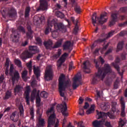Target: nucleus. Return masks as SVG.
Listing matches in <instances>:
<instances>
[{
    "instance_id": "nucleus-52",
    "label": "nucleus",
    "mask_w": 127,
    "mask_h": 127,
    "mask_svg": "<svg viewBox=\"0 0 127 127\" xmlns=\"http://www.w3.org/2000/svg\"><path fill=\"white\" fill-rule=\"evenodd\" d=\"M40 96L41 98H46L48 97V94L46 91H42L40 93Z\"/></svg>"
},
{
    "instance_id": "nucleus-6",
    "label": "nucleus",
    "mask_w": 127,
    "mask_h": 127,
    "mask_svg": "<svg viewBox=\"0 0 127 127\" xmlns=\"http://www.w3.org/2000/svg\"><path fill=\"white\" fill-rule=\"evenodd\" d=\"M82 76L80 73L77 74L73 78L72 88L73 90H76L81 84V79Z\"/></svg>"
},
{
    "instance_id": "nucleus-35",
    "label": "nucleus",
    "mask_w": 127,
    "mask_h": 127,
    "mask_svg": "<svg viewBox=\"0 0 127 127\" xmlns=\"http://www.w3.org/2000/svg\"><path fill=\"white\" fill-rule=\"evenodd\" d=\"M117 106H118V103H117V102H112L111 103L112 111L113 112V113L116 112Z\"/></svg>"
},
{
    "instance_id": "nucleus-1",
    "label": "nucleus",
    "mask_w": 127,
    "mask_h": 127,
    "mask_svg": "<svg viewBox=\"0 0 127 127\" xmlns=\"http://www.w3.org/2000/svg\"><path fill=\"white\" fill-rule=\"evenodd\" d=\"M95 67L96 69H98V72L93 76L92 82V84H96L100 80L103 81L108 73H112V68L109 64H105L104 67H100L98 65V63H96Z\"/></svg>"
},
{
    "instance_id": "nucleus-55",
    "label": "nucleus",
    "mask_w": 127,
    "mask_h": 127,
    "mask_svg": "<svg viewBox=\"0 0 127 127\" xmlns=\"http://www.w3.org/2000/svg\"><path fill=\"white\" fill-rule=\"evenodd\" d=\"M35 40H36V41H37V42L38 44H42V40L41 39V38H40V37H36Z\"/></svg>"
},
{
    "instance_id": "nucleus-34",
    "label": "nucleus",
    "mask_w": 127,
    "mask_h": 127,
    "mask_svg": "<svg viewBox=\"0 0 127 127\" xmlns=\"http://www.w3.org/2000/svg\"><path fill=\"white\" fill-rule=\"evenodd\" d=\"M124 48V41L119 42L117 45V50L116 52H119L120 50H122Z\"/></svg>"
},
{
    "instance_id": "nucleus-14",
    "label": "nucleus",
    "mask_w": 127,
    "mask_h": 127,
    "mask_svg": "<svg viewBox=\"0 0 127 127\" xmlns=\"http://www.w3.org/2000/svg\"><path fill=\"white\" fill-rule=\"evenodd\" d=\"M119 21V18L118 17V13H113L111 14V20L110 21V26H112L115 24L117 21Z\"/></svg>"
},
{
    "instance_id": "nucleus-62",
    "label": "nucleus",
    "mask_w": 127,
    "mask_h": 127,
    "mask_svg": "<svg viewBox=\"0 0 127 127\" xmlns=\"http://www.w3.org/2000/svg\"><path fill=\"white\" fill-rule=\"evenodd\" d=\"M115 89H118L119 87V82L118 80H116L114 84Z\"/></svg>"
},
{
    "instance_id": "nucleus-26",
    "label": "nucleus",
    "mask_w": 127,
    "mask_h": 127,
    "mask_svg": "<svg viewBox=\"0 0 127 127\" xmlns=\"http://www.w3.org/2000/svg\"><path fill=\"white\" fill-rule=\"evenodd\" d=\"M12 97V92L9 90H7L5 93V95L3 97V99L5 100H8L10 98Z\"/></svg>"
},
{
    "instance_id": "nucleus-36",
    "label": "nucleus",
    "mask_w": 127,
    "mask_h": 127,
    "mask_svg": "<svg viewBox=\"0 0 127 127\" xmlns=\"http://www.w3.org/2000/svg\"><path fill=\"white\" fill-rule=\"evenodd\" d=\"M38 121V124L37 125L38 127H44L45 126V121L44 119H40Z\"/></svg>"
},
{
    "instance_id": "nucleus-2",
    "label": "nucleus",
    "mask_w": 127,
    "mask_h": 127,
    "mask_svg": "<svg viewBox=\"0 0 127 127\" xmlns=\"http://www.w3.org/2000/svg\"><path fill=\"white\" fill-rule=\"evenodd\" d=\"M69 80L65 81V75L62 74L59 78V91L61 97L64 98V100H66L65 93L63 91L66 90V87H68L69 85Z\"/></svg>"
},
{
    "instance_id": "nucleus-25",
    "label": "nucleus",
    "mask_w": 127,
    "mask_h": 127,
    "mask_svg": "<svg viewBox=\"0 0 127 127\" xmlns=\"http://www.w3.org/2000/svg\"><path fill=\"white\" fill-rule=\"evenodd\" d=\"M61 54H62V51L59 49L58 50V52L52 57V60H57V59H58V58L60 57V55H61Z\"/></svg>"
},
{
    "instance_id": "nucleus-13",
    "label": "nucleus",
    "mask_w": 127,
    "mask_h": 127,
    "mask_svg": "<svg viewBox=\"0 0 127 127\" xmlns=\"http://www.w3.org/2000/svg\"><path fill=\"white\" fill-rule=\"evenodd\" d=\"M32 56H33V55L32 53L29 52L28 51H25L20 55V58L22 60L24 61L28 59V58H31Z\"/></svg>"
},
{
    "instance_id": "nucleus-23",
    "label": "nucleus",
    "mask_w": 127,
    "mask_h": 127,
    "mask_svg": "<svg viewBox=\"0 0 127 127\" xmlns=\"http://www.w3.org/2000/svg\"><path fill=\"white\" fill-rule=\"evenodd\" d=\"M88 64H89L88 61H86L84 62L83 64V69H84L83 72L89 74V73L91 72V70H90V69L88 68V66H87V65H88Z\"/></svg>"
},
{
    "instance_id": "nucleus-7",
    "label": "nucleus",
    "mask_w": 127,
    "mask_h": 127,
    "mask_svg": "<svg viewBox=\"0 0 127 127\" xmlns=\"http://www.w3.org/2000/svg\"><path fill=\"white\" fill-rule=\"evenodd\" d=\"M44 78L47 81H50L53 78V70L50 66L47 67V70L45 71Z\"/></svg>"
},
{
    "instance_id": "nucleus-42",
    "label": "nucleus",
    "mask_w": 127,
    "mask_h": 127,
    "mask_svg": "<svg viewBox=\"0 0 127 127\" xmlns=\"http://www.w3.org/2000/svg\"><path fill=\"white\" fill-rule=\"evenodd\" d=\"M29 12H30V7L27 6L25 10V17H28L29 16Z\"/></svg>"
},
{
    "instance_id": "nucleus-38",
    "label": "nucleus",
    "mask_w": 127,
    "mask_h": 127,
    "mask_svg": "<svg viewBox=\"0 0 127 127\" xmlns=\"http://www.w3.org/2000/svg\"><path fill=\"white\" fill-rule=\"evenodd\" d=\"M58 30H59L55 29L53 31H51L52 36L54 38H56V37H58V35H59V32H58Z\"/></svg>"
},
{
    "instance_id": "nucleus-30",
    "label": "nucleus",
    "mask_w": 127,
    "mask_h": 127,
    "mask_svg": "<svg viewBox=\"0 0 127 127\" xmlns=\"http://www.w3.org/2000/svg\"><path fill=\"white\" fill-rule=\"evenodd\" d=\"M22 90H23V87L19 85H17L14 89V93H21Z\"/></svg>"
},
{
    "instance_id": "nucleus-57",
    "label": "nucleus",
    "mask_w": 127,
    "mask_h": 127,
    "mask_svg": "<svg viewBox=\"0 0 127 127\" xmlns=\"http://www.w3.org/2000/svg\"><path fill=\"white\" fill-rule=\"evenodd\" d=\"M114 33H115V31H113L109 32L107 35L106 38L108 39V38H110V37H112V36L114 35Z\"/></svg>"
},
{
    "instance_id": "nucleus-64",
    "label": "nucleus",
    "mask_w": 127,
    "mask_h": 127,
    "mask_svg": "<svg viewBox=\"0 0 127 127\" xmlns=\"http://www.w3.org/2000/svg\"><path fill=\"white\" fill-rule=\"evenodd\" d=\"M127 34V31H122L119 33L120 36H125Z\"/></svg>"
},
{
    "instance_id": "nucleus-40",
    "label": "nucleus",
    "mask_w": 127,
    "mask_h": 127,
    "mask_svg": "<svg viewBox=\"0 0 127 127\" xmlns=\"http://www.w3.org/2000/svg\"><path fill=\"white\" fill-rule=\"evenodd\" d=\"M37 93H38V91L37 92V90L36 89V88H34L31 93V102H32V98H35L36 96H37Z\"/></svg>"
},
{
    "instance_id": "nucleus-46",
    "label": "nucleus",
    "mask_w": 127,
    "mask_h": 127,
    "mask_svg": "<svg viewBox=\"0 0 127 127\" xmlns=\"http://www.w3.org/2000/svg\"><path fill=\"white\" fill-rule=\"evenodd\" d=\"M15 65H17L18 67L20 68L21 67V62L18 59H15L14 60Z\"/></svg>"
},
{
    "instance_id": "nucleus-54",
    "label": "nucleus",
    "mask_w": 127,
    "mask_h": 127,
    "mask_svg": "<svg viewBox=\"0 0 127 127\" xmlns=\"http://www.w3.org/2000/svg\"><path fill=\"white\" fill-rule=\"evenodd\" d=\"M106 38H104V39H98L97 40H96L95 41V43H103V42H104V41H106Z\"/></svg>"
},
{
    "instance_id": "nucleus-11",
    "label": "nucleus",
    "mask_w": 127,
    "mask_h": 127,
    "mask_svg": "<svg viewBox=\"0 0 127 127\" xmlns=\"http://www.w3.org/2000/svg\"><path fill=\"white\" fill-rule=\"evenodd\" d=\"M48 7V2L47 0H40V6L37 10H45Z\"/></svg>"
},
{
    "instance_id": "nucleus-5",
    "label": "nucleus",
    "mask_w": 127,
    "mask_h": 127,
    "mask_svg": "<svg viewBox=\"0 0 127 127\" xmlns=\"http://www.w3.org/2000/svg\"><path fill=\"white\" fill-rule=\"evenodd\" d=\"M96 114L97 116V120H100L101 118H103L105 122H107V120L108 119V117L110 118V119H115V116L113 115V114L110 113V112L104 113L100 112L98 110H96Z\"/></svg>"
},
{
    "instance_id": "nucleus-10",
    "label": "nucleus",
    "mask_w": 127,
    "mask_h": 127,
    "mask_svg": "<svg viewBox=\"0 0 127 127\" xmlns=\"http://www.w3.org/2000/svg\"><path fill=\"white\" fill-rule=\"evenodd\" d=\"M56 122V115L55 114H51L48 119V127H51V126L55 125Z\"/></svg>"
},
{
    "instance_id": "nucleus-4",
    "label": "nucleus",
    "mask_w": 127,
    "mask_h": 127,
    "mask_svg": "<svg viewBox=\"0 0 127 127\" xmlns=\"http://www.w3.org/2000/svg\"><path fill=\"white\" fill-rule=\"evenodd\" d=\"M54 25L55 29L56 30H60L63 33L66 32V27L62 23H56L55 20L53 19L50 20V19H48V25L52 27V25Z\"/></svg>"
},
{
    "instance_id": "nucleus-49",
    "label": "nucleus",
    "mask_w": 127,
    "mask_h": 127,
    "mask_svg": "<svg viewBox=\"0 0 127 127\" xmlns=\"http://www.w3.org/2000/svg\"><path fill=\"white\" fill-rule=\"evenodd\" d=\"M13 34H14V38H19V37L20 36V34L18 33V32H17V30L15 31H12ZM15 33L16 34V35L15 34Z\"/></svg>"
},
{
    "instance_id": "nucleus-32",
    "label": "nucleus",
    "mask_w": 127,
    "mask_h": 127,
    "mask_svg": "<svg viewBox=\"0 0 127 127\" xmlns=\"http://www.w3.org/2000/svg\"><path fill=\"white\" fill-rule=\"evenodd\" d=\"M62 41H63V39H61L58 41H57L54 45L53 48H59L62 45Z\"/></svg>"
},
{
    "instance_id": "nucleus-28",
    "label": "nucleus",
    "mask_w": 127,
    "mask_h": 127,
    "mask_svg": "<svg viewBox=\"0 0 127 127\" xmlns=\"http://www.w3.org/2000/svg\"><path fill=\"white\" fill-rule=\"evenodd\" d=\"M39 93L40 91L38 90V93L36 95V103L37 104V107H40V104L41 102V99H40V96H39Z\"/></svg>"
},
{
    "instance_id": "nucleus-59",
    "label": "nucleus",
    "mask_w": 127,
    "mask_h": 127,
    "mask_svg": "<svg viewBox=\"0 0 127 127\" xmlns=\"http://www.w3.org/2000/svg\"><path fill=\"white\" fill-rule=\"evenodd\" d=\"M65 58H64L63 57H61L60 59L58 60V62L59 63V62H61L62 63H64L65 62Z\"/></svg>"
},
{
    "instance_id": "nucleus-22",
    "label": "nucleus",
    "mask_w": 127,
    "mask_h": 127,
    "mask_svg": "<svg viewBox=\"0 0 127 127\" xmlns=\"http://www.w3.org/2000/svg\"><path fill=\"white\" fill-rule=\"evenodd\" d=\"M44 45L46 49H51L52 48V45H53V42L51 40L45 41L44 42Z\"/></svg>"
},
{
    "instance_id": "nucleus-24",
    "label": "nucleus",
    "mask_w": 127,
    "mask_h": 127,
    "mask_svg": "<svg viewBox=\"0 0 127 127\" xmlns=\"http://www.w3.org/2000/svg\"><path fill=\"white\" fill-rule=\"evenodd\" d=\"M33 71H34V74L36 75V77L37 79L40 77V69H39V67H35V65L33 66Z\"/></svg>"
},
{
    "instance_id": "nucleus-16",
    "label": "nucleus",
    "mask_w": 127,
    "mask_h": 127,
    "mask_svg": "<svg viewBox=\"0 0 127 127\" xmlns=\"http://www.w3.org/2000/svg\"><path fill=\"white\" fill-rule=\"evenodd\" d=\"M100 119H101V120H95L92 122V126L94 127H103L102 124H104V123H106V122L103 118H101Z\"/></svg>"
},
{
    "instance_id": "nucleus-17",
    "label": "nucleus",
    "mask_w": 127,
    "mask_h": 127,
    "mask_svg": "<svg viewBox=\"0 0 127 127\" xmlns=\"http://www.w3.org/2000/svg\"><path fill=\"white\" fill-rule=\"evenodd\" d=\"M27 32L26 33V36L28 39H32L33 38V33L34 32L31 29L30 26L27 27Z\"/></svg>"
},
{
    "instance_id": "nucleus-20",
    "label": "nucleus",
    "mask_w": 127,
    "mask_h": 127,
    "mask_svg": "<svg viewBox=\"0 0 127 127\" xmlns=\"http://www.w3.org/2000/svg\"><path fill=\"white\" fill-rule=\"evenodd\" d=\"M67 110H68L67 104L64 102L63 105V108H61V113L64 117H68L69 116L68 112H67Z\"/></svg>"
},
{
    "instance_id": "nucleus-53",
    "label": "nucleus",
    "mask_w": 127,
    "mask_h": 127,
    "mask_svg": "<svg viewBox=\"0 0 127 127\" xmlns=\"http://www.w3.org/2000/svg\"><path fill=\"white\" fill-rule=\"evenodd\" d=\"M17 29L19 30V31L23 32V33H25V29L22 26H19L17 28Z\"/></svg>"
},
{
    "instance_id": "nucleus-15",
    "label": "nucleus",
    "mask_w": 127,
    "mask_h": 127,
    "mask_svg": "<svg viewBox=\"0 0 127 127\" xmlns=\"http://www.w3.org/2000/svg\"><path fill=\"white\" fill-rule=\"evenodd\" d=\"M70 19L74 24H75V27L73 29V33L74 34H77L79 30V26L78 23H79V20L76 19L75 21V18L74 17H71Z\"/></svg>"
},
{
    "instance_id": "nucleus-12",
    "label": "nucleus",
    "mask_w": 127,
    "mask_h": 127,
    "mask_svg": "<svg viewBox=\"0 0 127 127\" xmlns=\"http://www.w3.org/2000/svg\"><path fill=\"white\" fill-rule=\"evenodd\" d=\"M30 93V86H27L26 87V90L24 92V95L26 100L27 105H30V100L29 98V94Z\"/></svg>"
},
{
    "instance_id": "nucleus-60",
    "label": "nucleus",
    "mask_w": 127,
    "mask_h": 127,
    "mask_svg": "<svg viewBox=\"0 0 127 127\" xmlns=\"http://www.w3.org/2000/svg\"><path fill=\"white\" fill-rule=\"evenodd\" d=\"M121 12H127V7H123L120 9Z\"/></svg>"
},
{
    "instance_id": "nucleus-58",
    "label": "nucleus",
    "mask_w": 127,
    "mask_h": 127,
    "mask_svg": "<svg viewBox=\"0 0 127 127\" xmlns=\"http://www.w3.org/2000/svg\"><path fill=\"white\" fill-rule=\"evenodd\" d=\"M9 62H10V61H9V59L8 58H7L6 59V62L5 63V67H9Z\"/></svg>"
},
{
    "instance_id": "nucleus-48",
    "label": "nucleus",
    "mask_w": 127,
    "mask_h": 127,
    "mask_svg": "<svg viewBox=\"0 0 127 127\" xmlns=\"http://www.w3.org/2000/svg\"><path fill=\"white\" fill-rule=\"evenodd\" d=\"M126 123L123 120L122 118H120L119 122V127H123L125 126Z\"/></svg>"
},
{
    "instance_id": "nucleus-27",
    "label": "nucleus",
    "mask_w": 127,
    "mask_h": 127,
    "mask_svg": "<svg viewBox=\"0 0 127 127\" xmlns=\"http://www.w3.org/2000/svg\"><path fill=\"white\" fill-rule=\"evenodd\" d=\"M16 14V11L13 8H11L8 12L7 15L9 17H13Z\"/></svg>"
},
{
    "instance_id": "nucleus-45",
    "label": "nucleus",
    "mask_w": 127,
    "mask_h": 127,
    "mask_svg": "<svg viewBox=\"0 0 127 127\" xmlns=\"http://www.w3.org/2000/svg\"><path fill=\"white\" fill-rule=\"evenodd\" d=\"M44 16H41L40 17H38V19L37 20H35V21L36 23H38L39 22V20L41 22V23H42V21L44 20Z\"/></svg>"
},
{
    "instance_id": "nucleus-29",
    "label": "nucleus",
    "mask_w": 127,
    "mask_h": 127,
    "mask_svg": "<svg viewBox=\"0 0 127 127\" xmlns=\"http://www.w3.org/2000/svg\"><path fill=\"white\" fill-rule=\"evenodd\" d=\"M95 108H96V105H95V104L91 105L90 108L86 111V115L93 114L95 112Z\"/></svg>"
},
{
    "instance_id": "nucleus-43",
    "label": "nucleus",
    "mask_w": 127,
    "mask_h": 127,
    "mask_svg": "<svg viewBox=\"0 0 127 127\" xmlns=\"http://www.w3.org/2000/svg\"><path fill=\"white\" fill-rule=\"evenodd\" d=\"M26 66L29 69V73H30V71L32 70V62L30 61L29 63L26 64Z\"/></svg>"
},
{
    "instance_id": "nucleus-18",
    "label": "nucleus",
    "mask_w": 127,
    "mask_h": 127,
    "mask_svg": "<svg viewBox=\"0 0 127 127\" xmlns=\"http://www.w3.org/2000/svg\"><path fill=\"white\" fill-rule=\"evenodd\" d=\"M28 49L33 55L36 54V53H39L40 51L38 47L36 46H29Z\"/></svg>"
},
{
    "instance_id": "nucleus-50",
    "label": "nucleus",
    "mask_w": 127,
    "mask_h": 127,
    "mask_svg": "<svg viewBox=\"0 0 127 127\" xmlns=\"http://www.w3.org/2000/svg\"><path fill=\"white\" fill-rule=\"evenodd\" d=\"M74 10L77 13H81V7H80V6L76 5L74 7Z\"/></svg>"
},
{
    "instance_id": "nucleus-61",
    "label": "nucleus",
    "mask_w": 127,
    "mask_h": 127,
    "mask_svg": "<svg viewBox=\"0 0 127 127\" xmlns=\"http://www.w3.org/2000/svg\"><path fill=\"white\" fill-rule=\"evenodd\" d=\"M3 80H4V75L1 74L0 76V84L3 83Z\"/></svg>"
},
{
    "instance_id": "nucleus-51",
    "label": "nucleus",
    "mask_w": 127,
    "mask_h": 127,
    "mask_svg": "<svg viewBox=\"0 0 127 127\" xmlns=\"http://www.w3.org/2000/svg\"><path fill=\"white\" fill-rule=\"evenodd\" d=\"M100 106L103 111H107V105L105 102H102V103L100 104Z\"/></svg>"
},
{
    "instance_id": "nucleus-63",
    "label": "nucleus",
    "mask_w": 127,
    "mask_h": 127,
    "mask_svg": "<svg viewBox=\"0 0 127 127\" xmlns=\"http://www.w3.org/2000/svg\"><path fill=\"white\" fill-rule=\"evenodd\" d=\"M84 109L83 108L80 109L79 115H80V116H84Z\"/></svg>"
},
{
    "instance_id": "nucleus-21",
    "label": "nucleus",
    "mask_w": 127,
    "mask_h": 127,
    "mask_svg": "<svg viewBox=\"0 0 127 127\" xmlns=\"http://www.w3.org/2000/svg\"><path fill=\"white\" fill-rule=\"evenodd\" d=\"M11 76L12 77L11 81L12 84H14L15 81H17V82H18V80H19V78H20V75H19V73L18 71H15V72L13 73V75Z\"/></svg>"
},
{
    "instance_id": "nucleus-41",
    "label": "nucleus",
    "mask_w": 127,
    "mask_h": 127,
    "mask_svg": "<svg viewBox=\"0 0 127 127\" xmlns=\"http://www.w3.org/2000/svg\"><path fill=\"white\" fill-rule=\"evenodd\" d=\"M20 116L21 117H23V114L24 113V110L23 109V106L22 104H20L19 107Z\"/></svg>"
},
{
    "instance_id": "nucleus-19",
    "label": "nucleus",
    "mask_w": 127,
    "mask_h": 127,
    "mask_svg": "<svg viewBox=\"0 0 127 127\" xmlns=\"http://www.w3.org/2000/svg\"><path fill=\"white\" fill-rule=\"evenodd\" d=\"M17 114V111H14L10 116L11 121L14 122V123H16V122L18 121V119H19V116H18V115Z\"/></svg>"
},
{
    "instance_id": "nucleus-3",
    "label": "nucleus",
    "mask_w": 127,
    "mask_h": 127,
    "mask_svg": "<svg viewBox=\"0 0 127 127\" xmlns=\"http://www.w3.org/2000/svg\"><path fill=\"white\" fill-rule=\"evenodd\" d=\"M108 16V13L107 12H104L100 15V17H97V13L95 12L93 14L91 17V20L94 26H96V23H97V21L98 20L100 24H104L105 22H107V18H106Z\"/></svg>"
},
{
    "instance_id": "nucleus-44",
    "label": "nucleus",
    "mask_w": 127,
    "mask_h": 127,
    "mask_svg": "<svg viewBox=\"0 0 127 127\" xmlns=\"http://www.w3.org/2000/svg\"><path fill=\"white\" fill-rule=\"evenodd\" d=\"M30 115L31 116V120H33L34 118V109H33V108L30 109Z\"/></svg>"
},
{
    "instance_id": "nucleus-8",
    "label": "nucleus",
    "mask_w": 127,
    "mask_h": 127,
    "mask_svg": "<svg viewBox=\"0 0 127 127\" xmlns=\"http://www.w3.org/2000/svg\"><path fill=\"white\" fill-rule=\"evenodd\" d=\"M121 107V116L122 118H125L126 116V112L125 110H126V103H125V99L124 97H122L120 100Z\"/></svg>"
},
{
    "instance_id": "nucleus-31",
    "label": "nucleus",
    "mask_w": 127,
    "mask_h": 127,
    "mask_svg": "<svg viewBox=\"0 0 127 127\" xmlns=\"http://www.w3.org/2000/svg\"><path fill=\"white\" fill-rule=\"evenodd\" d=\"M15 72H17V70L15 69L14 67H13V64H11L10 65V69H9L10 76H13V74H14Z\"/></svg>"
},
{
    "instance_id": "nucleus-39",
    "label": "nucleus",
    "mask_w": 127,
    "mask_h": 127,
    "mask_svg": "<svg viewBox=\"0 0 127 127\" xmlns=\"http://www.w3.org/2000/svg\"><path fill=\"white\" fill-rule=\"evenodd\" d=\"M52 115H55V116H56V115L55 114V113H54V107H51L50 108H48V110L46 112V114L47 115H49V114H51L52 113Z\"/></svg>"
},
{
    "instance_id": "nucleus-9",
    "label": "nucleus",
    "mask_w": 127,
    "mask_h": 127,
    "mask_svg": "<svg viewBox=\"0 0 127 127\" xmlns=\"http://www.w3.org/2000/svg\"><path fill=\"white\" fill-rule=\"evenodd\" d=\"M121 61V60L120 59V58L119 57H117L115 62V63H113L112 64V66L114 67L116 70H117V71L118 72L119 74L121 76H123V74H124V71H122V72L120 71V66L119 65L118 63H120V62Z\"/></svg>"
},
{
    "instance_id": "nucleus-37",
    "label": "nucleus",
    "mask_w": 127,
    "mask_h": 127,
    "mask_svg": "<svg viewBox=\"0 0 127 127\" xmlns=\"http://www.w3.org/2000/svg\"><path fill=\"white\" fill-rule=\"evenodd\" d=\"M50 31L51 32V31H52V29L51 28V27H50V26L48 25L45 28V30H44L45 34H46V35H47V34H49V32H50Z\"/></svg>"
},
{
    "instance_id": "nucleus-33",
    "label": "nucleus",
    "mask_w": 127,
    "mask_h": 127,
    "mask_svg": "<svg viewBox=\"0 0 127 127\" xmlns=\"http://www.w3.org/2000/svg\"><path fill=\"white\" fill-rule=\"evenodd\" d=\"M71 43L70 41H66L64 43L63 47L64 50L70 49L71 47Z\"/></svg>"
},
{
    "instance_id": "nucleus-47",
    "label": "nucleus",
    "mask_w": 127,
    "mask_h": 127,
    "mask_svg": "<svg viewBox=\"0 0 127 127\" xmlns=\"http://www.w3.org/2000/svg\"><path fill=\"white\" fill-rule=\"evenodd\" d=\"M27 74H28V71L27 70H23L21 74L22 79H26Z\"/></svg>"
},
{
    "instance_id": "nucleus-56",
    "label": "nucleus",
    "mask_w": 127,
    "mask_h": 127,
    "mask_svg": "<svg viewBox=\"0 0 127 127\" xmlns=\"http://www.w3.org/2000/svg\"><path fill=\"white\" fill-rule=\"evenodd\" d=\"M103 124H104L105 127H112V125H111L110 122H108V119H106V121L105 122H103Z\"/></svg>"
}]
</instances>
